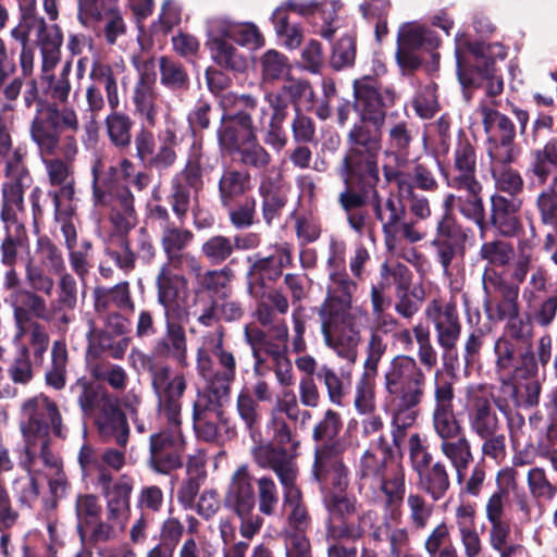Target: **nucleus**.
<instances>
[{"instance_id":"20","label":"nucleus","mask_w":557,"mask_h":557,"mask_svg":"<svg viewBox=\"0 0 557 557\" xmlns=\"http://www.w3.org/2000/svg\"><path fill=\"white\" fill-rule=\"evenodd\" d=\"M344 185H356L359 189L374 188L380 181L377 156L347 149L337 166Z\"/></svg>"},{"instance_id":"50","label":"nucleus","mask_w":557,"mask_h":557,"mask_svg":"<svg viewBox=\"0 0 557 557\" xmlns=\"http://www.w3.org/2000/svg\"><path fill=\"white\" fill-rule=\"evenodd\" d=\"M104 127L109 141L114 148L124 151L131 147L134 121L129 114L119 109L110 110L104 119Z\"/></svg>"},{"instance_id":"34","label":"nucleus","mask_w":557,"mask_h":557,"mask_svg":"<svg viewBox=\"0 0 557 557\" xmlns=\"http://www.w3.org/2000/svg\"><path fill=\"white\" fill-rule=\"evenodd\" d=\"M134 478L127 473L119 475L114 486L102 494L106 499V517L110 521L126 523L131 512V496L134 490Z\"/></svg>"},{"instance_id":"52","label":"nucleus","mask_w":557,"mask_h":557,"mask_svg":"<svg viewBox=\"0 0 557 557\" xmlns=\"http://www.w3.org/2000/svg\"><path fill=\"white\" fill-rule=\"evenodd\" d=\"M71 389L76 395L82 411L86 414L101 411L104 404L115 399L106 389L84 377L76 380Z\"/></svg>"},{"instance_id":"45","label":"nucleus","mask_w":557,"mask_h":557,"mask_svg":"<svg viewBox=\"0 0 557 557\" xmlns=\"http://www.w3.org/2000/svg\"><path fill=\"white\" fill-rule=\"evenodd\" d=\"M91 189L92 200L96 206L101 202H106L111 196H114L115 191L121 188H127L119 182L117 168L110 165L108 169H102L100 160H96L91 166Z\"/></svg>"},{"instance_id":"40","label":"nucleus","mask_w":557,"mask_h":557,"mask_svg":"<svg viewBox=\"0 0 557 557\" xmlns=\"http://www.w3.org/2000/svg\"><path fill=\"white\" fill-rule=\"evenodd\" d=\"M258 191L262 200L263 221L270 226L274 220L281 216L288 201L287 193L274 180L265 175L260 181Z\"/></svg>"},{"instance_id":"25","label":"nucleus","mask_w":557,"mask_h":557,"mask_svg":"<svg viewBox=\"0 0 557 557\" xmlns=\"http://www.w3.org/2000/svg\"><path fill=\"white\" fill-rule=\"evenodd\" d=\"M424 313L434 326L440 347L446 351L455 349L461 334L456 304L453 301L444 304L434 299L426 306Z\"/></svg>"},{"instance_id":"19","label":"nucleus","mask_w":557,"mask_h":557,"mask_svg":"<svg viewBox=\"0 0 557 557\" xmlns=\"http://www.w3.org/2000/svg\"><path fill=\"white\" fill-rule=\"evenodd\" d=\"M454 398L455 391L451 382L442 380L435 383L432 426L441 442L465 434L463 426L454 412Z\"/></svg>"},{"instance_id":"21","label":"nucleus","mask_w":557,"mask_h":557,"mask_svg":"<svg viewBox=\"0 0 557 557\" xmlns=\"http://www.w3.org/2000/svg\"><path fill=\"white\" fill-rule=\"evenodd\" d=\"M481 48L475 51L474 57V73L467 75L458 61V76L463 86L478 85L484 89L485 97L481 100L480 104H488L490 108L496 109L503 106L499 96L504 90V81L502 76L495 73V63L492 59L482 54Z\"/></svg>"},{"instance_id":"12","label":"nucleus","mask_w":557,"mask_h":557,"mask_svg":"<svg viewBox=\"0 0 557 557\" xmlns=\"http://www.w3.org/2000/svg\"><path fill=\"white\" fill-rule=\"evenodd\" d=\"M372 211L382 225L385 245L395 252L400 240L416 244L425 238V232L418 227L417 221L406 220V206L396 195L389 194L382 199L377 190H373Z\"/></svg>"},{"instance_id":"6","label":"nucleus","mask_w":557,"mask_h":557,"mask_svg":"<svg viewBox=\"0 0 557 557\" xmlns=\"http://www.w3.org/2000/svg\"><path fill=\"white\" fill-rule=\"evenodd\" d=\"M24 420L21 432L24 446L18 455V467L26 469L34 458H40L46 467H58L59 458L50 448V432L60 438H65L61 412L57 404L39 394L27 399L22 405Z\"/></svg>"},{"instance_id":"53","label":"nucleus","mask_w":557,"mask_h":557,"mask_svg":"<svg viewBox=\"0 0 557 557\" xmlns=\"http://www.w3.org/2000/svg\"><path fill=\"white\" fill-rule=\"evenodd\" d=\"M531 172L540 185L550 177V183L557 187V138L550 139L542 149L533 152Z\"/></svg>"},{"instance_id":"51","label":"nucleus","mask_w":557,"mask_h":557,"mask_svg":"<svg viewBox=\"0 0 557 557\" xmlns=\"http://www.w3.org/2000/svg\"><path fill=\"white\" fill-rule=\"evenodd\" d=\"M69 351L64 339L52 343L50 361L45 371V382L49 387L61 391L67 380Z\"/></svg>"},{"instance_id":"2","label":"nucleus","mask_w":557,"mask_h":557,"mask_svg":"<svg viewBox=\"0 0 557 557\" xmlns=\"http://www.w3.org/2000/svg\"><path fill=\"white\" fill-rule=\"evenodd\" d=\"M150 375L157 410L166 426L150 434L147 463L153 472L169 474L183 466L182 398L187 380L183 372H173L168 364L152 368Z\"/></svg>"},{"instance_id":"17","label":"nucleus","mask_w":557,"mask_h":557,"mask_svg":"<svg viewBox=\"0 0 557 557\" xmlns=\"http://www.w3.org/2000/svg\"><path fill=\"white\" fill-rule=\"evenodd\" d=\"M312 478L322 491L344 492L349 484V469L341 457L339 444L320 445L314 450Z\"/></svg>"},{"instance_id":"63","label":"nucleus","mask_w":557,"mask_h":557,"mask_svg":"<svg viewBox=\"0 0 557 557\" xmlns=\"http://www.w3.org/2000/svg\"><path fill=\"white\" fill-rule=\"evenodd\" d=\"M10 380L16 385H28L35 377L36 369L27 346L14 348V356L7 368Z\"/></svg>"},{"instance_id":"41","label":"nucleus","mask_w":557,"mask_h":557,"mask_svg":"<svg viewBox=\"0 0 557 557\" xmlns=\"http://www.w3.org/2000/svg\"><path fill=\"white\" fill-rule=\"evenodd\" d=\"M383 125L359 120L352 125L347 135L348 149L356 148L361 152L377 156L382 147Z\"/></svg>"},{"instance_id":"1","label":"nucleus","mask_w":557,"mask_h":557,"mask_svg":"<svg viewBox=\"0 0 557 557\" xmlns=\"http://www.w3.org/2000/svg\"><path fill=\"white\" fill-rule=\"evenodd\" d=\"M412 333L418 344L419 362L409 355H396L384 366L381 376L383 404L391 414L392 437L397 447L406 430L414 424L425 396L426 375L421 366L431 370L437 363L429 327L418 323Z\"/></svg>"},{"instance_id":"16","label":"nucleus","mask_w":557,"mask_h":557,"mask_svg":"<svg viewBox=\"0 0 557 557\" xmlns=\"http://www.w3.org/2000/svg\"><path fill=\"white\" fill-rule=\"evenodd\" d=\"M354 95L356 107L360 112V119L373 124H384L385 109L393 106L396 92L391 87L381 88L377 81L370 76L354 82Z\"/></svg>"},{"instance_id":"60","label":"nucleus","mask_w":557,"mask_h":557,"mask_svg":"<svg viewBox=\"0 0 557 557\" xmlns=\"http://www.w3.org/2000/svg\"><path fill=\"white\" fill-rule=\"evenodd\" d=\"M429 557H458L451 543L450 529L444 521L436 524L428 534L423 545Z\"/></svg>"},{"instance_id":"10","label":"nucleus","mask_w":557,"mask_h":557,"mask_svg":"<svg viewBox=\"0 0 557 557\" xmlns=\"http://www.w3.org/2000/svg\"><path fill=\"white\" fill-rule=\"evenodd\" d=\"M36 27V45L40 50L41 55V78L48 82L47 94L54 100V104L60 107L57 102L65 103L71 92V63L66 62L60 74L54 76L51 72L61 60V47L63 44V34L58 25H48L46 21L40 17L35 21Z\"/></svg>"},{"instance_id":"4","label":"nucleus","mask_w":557,"mask_h":557,"mask_svg":"<svg viewBox=\"0 0 557 557\" xmlns=\"http://www.w3.org/2000/svg\"><path fill=\"white\" fill-rule=\"evenodd\" d=\"M356 290L357 283L347 272H330L325 298L318 308L324 345L350 364L357 361L361 342L352 301Z\"/></svg>"},{"instance_id":"32","label":"nucleus","mask_w":557,"mask_h":557,"mask_svg":"<svg viewBox=\"0 0 557 557\" xmlns=\"http://www.w3.org/2000/svg\"><path fill=\"white\" fill-rule=\"evenodd\" d=\"M218 165L219 157L205 152L201 144L195 141L189 149L185 166L176 174L187 181L197 196L205 186L203 176L212 173Z\"/></svg>"},{"instance_id":"33","label":"nucleus","mask_w":557,"mask_h":557,"mask_svg":"<svg viewBox=\"0 0 557 557\" xmlns=\"http://www.w3.org/2000/svg\"><path fill=\"white\" fill-rule=\"evenodd\" d=\"M221 24L208 22V41L207 46L210 50L213 61L224 69L233 71H243L246 69V60L237 49L227 41L226 33L222 30Z\"/></svg>"},{"instance_id":"27","label":"nucleus","mask_w":557,"mask_h":557,"mask_svg":"<svg viewBox=\"0 0 557 557\" xmlns=\"http://www.w3.org/2000/svg\"><path fill=\"white\" fill-rule=\"evenodd\" d=\"M523 201L519 197H507L500 194L491 196L490 223L499 236L519 239L523 234H529V231H523L520 216Z\"/></svg>"},{"instance_id":"64","label":"nucleus","mask_w":557,"mask_h":557,"mask_svg":"<svg viewBox=\"0 0 557 557\" xmlns=\"http://www.w3.org/2000/svg\"><path fill=\"white\" fill-rule=\"evenodd\" d=\"M527 486L532 499L537 503L553 502L557 496V485L553 483L542 467H532L527 473Z\"/></svg>"},{"instance_id":"39","label":"nucleus","mask_w":557,"mask_h":557,"mask_svg":"<svg viewBox=\"0 0 557 557\" xmlns=\"http://www.w3.org/2000/svg\"><path fill=\"white\" fill-rule=\"evenodd\" d=\"M444 213H451L456 208L467 220L472 221L483 231L485 225V207L482 196H473L469 193H448L443 199Z\"/></svg>"},{"instance_id":"7","label":"nucleus","mask_w":557,"mask_h":557,"mask_svg":"<svg viewBox=\"0 0 557 557\" xmlns=\"http://www.w3.org/2000/svg\"><path fill=\"white\" fill-rule=\"evenodd\" d=\"M26 154V149L18 146L5 160L0 212L5 231L4 237L0 242L2 265H15L18 259V249L23 245L22 233L25 227L18 222L17 213L24 210V191L32 183L30 173L25 164Z\"/></svg>"},{"instance_id":"58","label":"nucleus","mask_w":557,"mask_h":557,"mask_svg":"<svg viewBox=\"0 0 557 557\" xmlns=\"http://www.w3.org/2000/svg\"><path fill=\"white\" fill-rule=\"evenodd\" d=\"M523 302L525 314L533 325L547 329L554 323L557 315V292L550 293L545 299L540 297Z\"/></svg>"},{"instance_id":"26","label":"nucleus","mask_w":557,"mask_h":557,"mask_svg":"<svg viewBox=\"0 0 557 557\" xmlns=\"http://www.w3.org/2000/svg\"><path fill=\"white\" fill-rule=\"evenodd\" d=\"M185 318L164 315V333L152 347V352L157 358L173 360L183 369L189 367L188 341L182 323Z\"/></svg>"},{"instance_id":"31","label":"nucleus","mask_w":557,"mask_h":557,"mask_svg":"<svg viewBox=\"0 0 557 557\" xmlns=\"http://www.w3.org/2000/svg\"><path fill=\"white\" fill-rule=\"evenodd\" d=\"M225 505L234 512L255 510L256 493L253 478L246 465L238 467L231 476L225 494Z\"/></svg>"},{"instance_id":"43","label":"nucleus","mask_w":557,"mask_h":557,"mask_svg":"<svg viewBox=\"0 0 557 557\" xmlns=\"http://www.w3.org/2000/svg\"><path fill=\"white\" fill-rule=\"evenodd\" d=\"M438 448L441 454L450 462L458 482L465 480V472L474 459L471 443L467 435L462 434L456 438L440 442Z\"/></svg>"},{"instance_id":"37","label":"nucleus","mask_w":557,"mask_h":557,"mask_svg":"<svg viewBox=\"0 0 557 557\" xmlns=\"http://www.w3.org/2000/svg\"><path fill=\"white\" fill-rule=\"evenodd\" d=\"M535 208L542 226L547 230L544 249L549 251L557 245V187L554 183L536 196Z\"/></svg>"},{"instance_id":"42","label":"nucleus","mask_w":557,"mask_h":557,"mask_svg":"<svg viewBox=\"0 0 557 557\" xmlns=\"http://www.w3.org/2000/svg\"><path fill=\"white\" fill-rule=\"evenodd\" d=\"M94 307L97 312H104L114 307L119 310H134L129 283L120 282L112 287L96 286L92 292Z\"/></svg>"},{"instance_id":"22","label":"nucleus","mask_w":557,"mask_h":557,"mask_svg":"<svg viewBox=\"0 0 557 557\" xmlns=\"http://www.w3.org/2000/svg\"><path fill=\"white\" fill-rule=\"evenodd\" d=\"M375 518L376 513L373 510H366L358 515L357 522L326 523L327 557H357V547L354 545L347 546L343 544V541L356 542L360 540Z\"/></svg>"},{"instance_id":"11","label":"nucleus","mask_w":557,"mask_h":557,"mask_svg":"<svg viewBox=\"0 0 557 557\" xmlns=\"http://www.w3.org/2000/svg\"><path fill=\"white\" fill-rule=\"evenodd\" d=\"M219 104L223 114L218 141L222 149L233 154L248 139L250 129L256 131L251 113L258 109V101L250 95L222 92Z\"/></svg>"},{"instance_id":"57","label":"nucleus","mask_w":557,"mask_h":557,"mask_svg":"<svg viewBox=\"0 0 557 557\" xmlns=\"http://www.w3.org/2000/svg\"><path fill=\"white\" fill-rule=\"evenodd\" d=\"M537 244V233L533 222L530 223L529 234H523L517 242L518 259L515 261L511 278L516 283H522L532 263V250Z\"/></svg>"},{"instance_id":"30","label":"nucleus","mask_w":557,"mask_h":557,"mask_svg":"<svg viewBox=\"0 0 557 557\" xmlns=\"http://www.w3.org/2000/svg\"><path fill=\"white\" fill-rule=\"evenodd\" d=\"M95 424L102 441L120 448L127 447L129 425L116 399L104 404L102 410L95 413Z\"/></svg>"},{"instance_id":"24","label":"nucleus","mask_w":557,"mask_h":557,"mask_svg":"<svg viewBox=\"0 0 557 557\" xmlns=\"http://www.w3.org/2000/svg\"><path fill=\"white\" fill-rule=\"evenodd\" d=\"M255 462L263 469H271L283 487L296 483L298 467L295 454L273 443H259L251 449Z\"/></svg>"},{"instance_id":"3","label":"nucleus","mask_w":557,"mask_h":557,"mask_svg":"<svg viewBox=\"0 0 557 557\" xmlns=\"http://www.w3.org/2000/svg\"><path fill=\"white\" fill-rule=\"evenodd\" d=\"M78 131L79 120L74 107L40 103L37 108L29 134L52 186L74 177L72 163L78 153V141L74 134Z\"/></svg>"},{"instance_id":"46","label":"nucleus","mask_w":557,"mask_h":557,"mask_svg":"<svg viewBox=\"0 0 557 557\" xmlns=\"http://www.w3.org/2000/svg\"><path fill=\"white\" fill-rule=\"evenodd\" d=\"M490 524L488 543L499 553V557H527V549L521 544H508L511 534L510 518L485 519Z\"/></svg>"},{"instance_id":"35","label":"nucleus","mask_w":557,"mask_h":557,"mask_svg":"<svg viewBox=\"0 0 557 557\" xmlns=\"http://www.w3.org/2000/svg\"><path fill=\"white\" fill-rule=\"evenodd\" d=\"M134 202V195L127 187L115 191L114 196H111L99 206L109 209V220L114 230L125 235L137 224V212Z\"/></svg>"},{"instance_id":"23","label":"nucleus","mask_w":557,"mask_h":557,"mask_svg":"<svg viewBox=\"0 0 557 557\" xmlns=\"http://www.w3.org/2000/svg\"><path fill=\"white\" fill-rule=\"evenodd\" d=\"M230 395H218L206 385L193 407L194 430L206 442H214L219 436L218 424L224 420L222 401Z\"/></svg>"},{"instance_id":"29","label":"nucleus","mask_w":557,"mask_h":557,"mask_svg":"<svg viewBox=\"0 0 557 557\" xmlns=\"http://www.w3.org/2000/svg\"><path fill=\"white\" fill-rule=\"evenodd\" d=\"M496 490L492 492L484 503L485 519H508L510 508V493L521 490L519 473L513 467H504L496 473Z\"/></svg>"},{"instance_id":"15","label":"nucleus","mask_w":557,"mask_h":557,"mask_svg":"<svg viewBox=\"0 0 557 557\" xmlns=\"http://www.w3.org/2000/svg\"><path fill=\"white\" fill-rule=\"evenodd\" d=\"M493 395L483 385H469L465 391L463 410L470 432L475 436L502 430Z\"/></svg>"},{"instance_id":"61","label":"nucleus","mask_w":557,"mask_h":557,"mask_svg":"<svg viewBox=\"0 0 557 557\" xmlns=\"http://www.w3.org/2000/svg\"><path fill=\"white\" fill-rule=\"evenodd\" d=\"M519 287H516L503 295L496 302L493 299H483V308L490 321H507L518 314L519 312Z\"/></svg>"},{"instance_id":"5","label":"nucleus","mask_w":557,"mask_h":557,"mask_svg":"<svg viewBox=\"0 0 557 557\" xmlns=\"http://www.w3.org/2000/svg\"><path fill=\"white\" fill-rule=\"evenodd\" d=\"M389 456L372 448L360 456L356 476L358 491L373 506L384 510L385 523H400L406 491V471L401 463L388 465Z\"/></svg>"},{"instance_id":"8","label":"nucleus","mask_w":557,"mask_h":557,"mask_svg":"<svg viewBox=\"0 0 557 557\" xmlns=\"http://www.w3.org/2000/svg\"><path fill=\"white\" fill-rule=\"evenodd\" d=\"M15 333L12 337L13 348L27 346L34 360L42 363L48 351L50 335L47 327L38 320L51 322L53 314L49 312L47 300L29 290L17 292L11 299Z\"/></svg>"},{"instance_id":"38","label":"nucleus","mask_w":557,"mask_h":557,"mask_svg":"<svg viewBox=\"0 0 557 557\" xmlns=\"http://www.w3.org/2000/svg\"><path fill=\"white\" fill-rule=\"evenodd\" d=\"M251 189V177L248 172L224 168L218 181L219 200L223 208H231L235 201Z\"/></svg>"},{"instance_id":"28","label":"nucleus","mask_w":557,"mask_h":557,"mask_svg":"<svg viewBox=\"0 0 557 557\" xmlns=\"http://www.w3.org/2000/svg\"><path fill=\"white\" fill-rule=\"evenodd\" d=\"M194 233L175 223L161 231V246L166 256V263L174 267H185L188 272L202 270L200 260L184 249L193 242Z\"/></svg>"},{"instance_id":"55","label":"nucleus","mask_w":557,"mask_h":557,"mask_svg":"<svg viewBox=\"0 0 557 557\" xmlns=\"http://www.w3.org/2000/svg\"><path fill=\"white\" fill-rule=\"evenodd\" d=\"M317 377L325 386L329 400L336 406L344 405V398L351 385V372L337 373L333 368L322 364L317 372Z\"/></svg>"},{"instance_id":"62","label":"nucleus","mask_w":557,"mask_h":557,"mask_svg":"<svg viewBox=\"0 0 557 557\" xmlns=\"http://www.w3.org/2000/svg\"><path fill=\"white\" fill-rule=\"evenodd\" d=\"M495 371L499 375H509L517 369L521 348L507 337L499 336L494 343Z\"/></svg>"},{"instance_id":"49","label":"nucleus","mask_w":557,"mask_h":557,"mask_svg":"<svg viewBox=\"0 0 557 557\" xmlns=\"http://www.w3.org/2000/svg\"><path fill=\"white\" fill-rule=\"evenodd\" d=\"M160 84L174 94H183L189 89L190 78L185 65L169 55L158 59Z\"/></svg>"},{"instance_id":"36","label":"nucleus","mask_w":557,"mask_h":557,"mask_svg":"<svg viewBox=\"0 0 557 557\" xmlns=\"http://www.w3.org/2000/svg\"><path fill=\"white\" fill-rule=\"evenodd\" d=\"M292 262L290 247L284 244L276 247L271 256L256 259L248 271V275L261 284L267 281L275 282L282 275L283 269L290 267Z\"/></svg>"},{"instance_id":"48","label":"nucleus","mask_w":557,"mask_h":557,"mask_svg":"<svg viewBox=\"0 0 557 557\" xmlns=\"http://www.w3.org/2000/svg\"><path fill=\"white\" fill-rule=\"evenodd\" d=\"M404 503L408 525L414 531L424 530L434 515L436 502L429 500L420 492L410 491L405 494Z\"/></svg>"},{"instance_id":"18","label":"nucleus","mask_w":557,"mask_h":557,"mask_svg":"<svg viewBox=\"0 0 557 557\" xmlns=\"http://www.w3.org/2000/svg\"><path fill=\"white\" fill-rule=\"evenodd\" d=\"M185 267H174L164 262L156 277L157 301L163 308V315L187 317L188 312L181 307L187 296L188 281L181 273Z\"/></svg>"},{"instance_id":"47","label":"nucleus","mask_w":557,"mask_h":557,"mask_svg":"<svg viewBox=\"0 0 557 557\" xmlns=\"http://www.w3.org/2000/svg\"><path fill=\"white\" fill-rule=\"evenodd\" d=\"M284 490V505L287 508V523L294 530L293 533L305 535L311 525V517L302 500V494L296 483Z\"/></svg>"},{"instance_id":"59","label":"nucleus","mask_w":557,"mask_h":557,"mask_svg":"<svg viewBox=\"0 0 557 557\" xmlns=\"http://www.w3.org/2000/svg\"><path fill=\"white\" fill-rule=\"evenodd\" d=\"M441 173L449 188L482 196L483 186L478 180L476 170L450 166L448 170L441 168Z\"/></svg>"},{"instance_id":"13","label":"nucleus","mask_w":557,"mask_h":557,"mask_svg":"<svg viewBox=\"0 0 557 557\" xmlns=\"http://www.w3.org/2000/svg\"><path fill=\"white\" fill-rule=\"evenodd\" d=\"M408 455L417 484L433 502L443 499L450 490V475L445 461L434 460L428 445L419 433L410 435Z\"/></svg>"},{"instance_id":"56","label":"nucleus","mask_w":557,"mask_h":557,"mask_svg":"<svg viewBox=\"0 0 557 557\" xmlns=\"http://www.w3.org/2000/svg\"><path fill=\"white\" fill-rule=\"evenodd\" d=\"M233 154L240 165L257 171L265 170L272 161L270 152L258 141L257 132L251 129L248 139Z\"/></svg>"},{"instance_id":"54","label":"nucleus","mask_w":557,"mask_h":557,"mask_svg":"<svg viewBox=\"0 0 557 557\" xmlns=\"http://www.w3.org/2000/svg\"><path fill=\"white\" fill-rule=\"evenodd\" d=\"M482 124L487 135V140H515L516 128L512 121L497 109L488 104H480Z\"/></svg>"},{"instance_id":"14","label":"nucleus","mask_w":557,"mask_h":557,"mask_svg":"<svg viewBox=\"0 0 557 557\" xmlns=\"http://www.w3.org/2000/svg\"><path fill=\"white\" fill-rule=\"evenodd\" d=\"M133 65L138 73L132 96L134 112L145 121L147 126L154 127L159 114L156 60L153 58H134Z\"/></svg>"},{"instance_id":"44","label":"nucleus","mask_w":557,"mask_h":557,"mask_svg":"<svg viewBox=\"0 0 557 557\" xmlns=\"http://www.w3.org/2000/svg\"><path fill=\"white\" fill-rule=\"evenodd\" d=\"M159 146L154 154L148 160V165L157 171H165L172 168L177 161L176 148L180 146L174 123L168 122L163 129L158 133Z\"/></svg>"},{"instance_id":"9","label":"nucleus","mask_w":557,"mask_h":557,"mask_svg":"<svg viewBox=\"0 0 557 557\" xmlns=\"http://www.w3.org/2000/svg\"><path fill=\"white\" fill-rule=\"evenodd\" d=\"M225 330L222 325L203 334L196 350V371L206 385L218 395H230L235 381L237 361L225 348Z\"/></svg>"}]
</instances>
